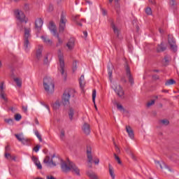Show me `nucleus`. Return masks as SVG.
Listing matches in <instances>:
<instances>
[{
    "mask_svg": "<svg viewBox=\"0 0 179 179\" xmlns=\"http://www.w3.org/2000/svg\"><path fill=\"white\" fill-rule=\"evenodd\" d=\"M83 34L85 38L87 37V31H83Z\"/></svg>",
    "mask_w": 179,
    "mask_h": 179,
    "instance_id": "obj_61",
    "label": "nucleus"
},
{
    "mask_svg": "<svg viewBox=\"0 0 179 179\" xmlns=\"http://www.w3.org/2000/svg\"><path fill=\"white\" fill-rule=\"evenodd\" d=\"M43 87L48 94H52L55 89V85L52 78L46 77L43 79Z\"/></svg>",
    "mask_w": 179,
    "mask_h": 179,
    "instance_id": "obj_5",
    "label": "nucleus"
},
{
    "mask_svg": "<svg viewBox=\"0 0 179 179\" xmlns=\"http://www.w3.org/2000/svg\"><path fill=\"white\" fill-rule=\"evenodd\" d=\"M108 167H109V174L111 178L115 179V173H114V169L113 168L110 164H108Z\"/></svg>",
    "mask_w": 179,
    "mask_h": 179,
    "instance_id": "obj_26",
    "label": "nucleus"
},
{
    "mask_svg": "<svg viewBox=\"0 0 179 179\" xmlns=\"http://www.w3.org/2000/svg\"><path fill=\"white\" fill-rule=\"evenodd\" d=\"M5 157H6V159H12V155H10V154H9L8 152H6Z\"/></svg>",
    "mask_w": 179,
    "mask_h": 179,
    "instance_id": "obj_50",
    "label": "nucleus"
},
{
    "mask_svg": "<svg viewBox=\"0 0 179 179\" xmlns=\"http://www.w3.org/2000/svg\"><path fill=\"white\" fill-rule=\"evenodd\" d=\"M176 80L174 79H170L166 80L165 83V86H171V85H175Z\"/></svg>",
    "mask_w": 179,
    "mask_h": 179,
    "instance_id": "obj_32",
    "label": "nucleus"
},
{
    "mask_svg": "<svg viewBox=\"0 0 179 179\" xmlns=\"http://www.w3.org/2000/svg\"><path fill=\"white\" fill-rule=\"evenodd\" d=\"M22 145H24L25 146H29L30 145V140L26 138H23L22 140L20 141Z\"/></svg>",
    "mask_w": 179,
    "mask_h": 179,
    "instance_id": "obj_31",
    "label": "nucleus"
},
{
    "mask_svg": "<svg viewBox=\"0 0 179 179\" xmlns=\"http://www.w3.org/2000/svg\"><path fill=\"white\" fill-rule=\"evenodd\" d=\"M59 138L61 141H64V139H65V131L64 129L60 131Z\"/></svg>",
    "mask_w": 179,
    "mask_h": 179,
    "instance_id": "obj_39",
    "label": "nucleus"
},
{
    "mask_svg": "<svg viewBox=\"0 0 179 179\" xmlns=\"http://www.w3.org/2000/svg\"><path fill=\"white\" fill-rule=\"evenodd\" d=\"M15 136L17 139V141H19V142H21V141H22V139H24V136L23 135L22 133L19 134H15Z\"/></svg>",
    "mask_w": 179,
    "mask_h": 179,
    "instance_id": "obj_34",
    "label": "nucleus"
},
{
    "mask_svg": "<svg viewBox=\"0 0 179 179\" xmlns=\"http://www.w3.org/2000/svg\"><path fill=\"white\" fill-rule=\"evenodd\" d=\"M35 135L38 138V139L39 140V142H43V138H41V135L40 134L38 131H35Z\"/></svg>",
    "mask_w": 179,
    "mask_h": 179,
    "instance_id": "obj_40",
    "label": "nucleus"
},
{
    "mask_svg": "<svg viewBox=\"0 0 179 179\" xmlns=\"http://www.w3.org/2000/svg\"><path fill=\"white\" fill-rule=\"evenodd\" d=\"M108 75L109 76V80L111 83V89L114 90L115 93H116L119 97H124L125 92H124L122 87L120 85L117 84V82L113 81V68H108Z\"/></svg>",
    "mask_w": 179,
    "mask_h": 179,
    "instance_id": "obj_2",
    "label": "nucleus"
},
{
    "mask_svg": "<svg viewBox=\"0 0 179 179\" xmlns=\"http://www.w3.org/2000/svg\"><path fill=\"white\" fill-rule=\"evenodd\" d=\"M10 110L11 113H15L16 111H17V108H13V107H11L10 108Z\"/></svg>",
    "mask_w": 179,
    "mask_h": 179,
    "instance_id": "obj_54",
    "label": "nucleus"
},
{
    "mask_svg": "<svg viewBox=\"0 0 179 179\" xmlns=\"http://www.w3.org/2000/svg\"><path fill=\"white\" fill-rule=\"evenodd\" d=\"M157 51L158 52H163V51H166V47L164 46V45H163V43H161L157 46Z\"/></svg>",
    "mask_w": 179,
    "mask_h": 179,
    "instance_id": "obj_30",
    "label": "nucleus"
},
{
    "mask_svg": "<svg viewBox=\"0 0 179 179\" xmlns=\"http://www.w3.org/2000/svg\"><path fill=\"white\" fill-rule=\"evenodd\" d=\"M73 20H74L75 22H76V23H77V24H78V26H80V27L83 26V24H82V22H78V16H76V17H74Z\"/></svg>",
    "mask_w": 179,
    "mask_h": 179,
    "instance_id": "obj_48",
    "label": "nucleus"
},
{
    "mask_svg": "<svg viewBox=\"0 0 179 179\" xmlns=\"http://www.w3.org/2000/svg\"><path fill=\"white\" fill-rule=\"evenodd\" d=\"M84 134L85 135H90V125L87 123H85L82 128Z\"/></svg>",
    "mask_w": 179,
    "mask_h": 179,
    "instance_id": "obj_21",
    "label": "nucleus"
},
{
    "mask_svg": "<svg viewBox=\"0 0 179 179\" xmlns=\"http://www.w3.org/2000/svg\"><path fill=\"white\" fill-rule=\"evenodd\" d=\"M125 71L127 76L129 78V83H131V85H134V78H132V75L131 74V69H129V66H128V64L125 65Z\"/></svg>",
    "mask_w": 179,
    "mask_h": 179,
    "instance_id": "obj_17",
    "label": "nucleus"
},
{
    "mask_svg": "<svg viewBox=\"0 0 179 179\" xmlns=\"http://www.w3.org/2000/svg\"><path fill=\"white\" fill-rule=\"evenodd\" d=\"M164 60H165V62H170V57L165 56L164 57Z\"/></svg>",
    "mask_w": 179,
    "mask_h": 179,
    "instance_id": "obj_55",
    "label": "nucleus"
},
{
    "mask_svg": "<svg viewBox=\"0 0 179 179\" xmlns=\"http://www.w3.org/2000/svg\"><path fill=\"white\" fill-rule=\"evenodd\" d=\"M114 146H115V151L117 154L121 153V150H120V148H118V145H117V144L115 143H114Z\"/></svg>",
    "mask_w": 179,
    "mask_h": 179,
    "instance_id": "obj_45",
    "label": "nucleus"
},
{
    "mask_svg": "<svg viewBox=\"0 0 179 179\" xmlns=\"http://www.w3.org/2000/svg\"><path fill=\"white\" fill-rule=\"evenodd\" d=\"M52 10H54V6L50 5L49 8H48V11L49 12H52Z\"/></svg>",
    "mask_w": 179,
    "mask_h": 179,
    "instance_id": "obj_52",
    "label": "nucleus"
},
{
    "mask_svg": "<svg viewBox=\"0 0 179 179\" xmlns=\"http://www.w3.org/2000/svg\"><path fill=\"white\" fill-rule=\"evenodd\" d=\"M41 148V146L40 145H37L36 147H34L33 148V150L34 152H36V153H37L38 152V150H40V148Z\"/></svg>",
    "mask_w": 179,
    "mask_h": 179,
    "instance_id": "obj_47",
    "label": "nucleus"
},
{
    "mask_svg": "<svg viewBox=\"0 0 179 179\" xmlns=\"http://www.w3.org/2000/svg\"><path fill=\"white\" fill-rule=\"evenodd\" d=\"M14 118L15 120V121H20V120H22V115L21 114H15L14 115Z\"/></svg>",
    "mask_w": 179,
    "mask_h": 179,
    "instance_id": "obj_41",
    "label": "nucleus"
},
{
    "mask_svg": "<svg viewBox=\"0 0 179 179\" xmlns=\"http://www.w3.org/2000/svg\"><path fill=\"white\" fill-rule=\"evenodd\" d=\"M96 94H97V92L96 91V90H93V91H92V101H93L94 104H96Z\"/></svg>",
    "mask_w": 179,
    "mask_h": 179,
    "instance_id": "obj_38",
    "label": "nucleus"
},
{
    "mask_svg": "<svg viewBox=\"0 0 179 179\" xmlns=\"http://www.w3.org/2000/svg\"><path fill=\"white\" fill-rule=\"evenodd\" d=\"M61 169L63 173H68V171L72 170V171L76 173L77 176H80V170H79V168H78L73 162L69 160L67 161V163L65 162H62Z\"/></svg>",
    "mask_w": 179,
    "mask_h": 179,
    "instance_id": "obj_3",
    "label": "nucleus"
},
{
    "mask_svg": "<svg viewBox=\"0 0 179 179\" xmlns=\"http://www.w3.org/2000/svg\"><path fill=\"white\" fill-rule=\"evenodd\" d=\"M159 123L161 124V125L167 127V125H169V124H170V122L169 120H167L166 119H164V120H160Z\"/></svg>",
    "mask_w": 179,
    "mask_h": 179,
    "instance_id": "obj_35",
    "label": "nucleus"
},
{
    "mask_svg": "<svg viewBox=\"0 0 179 179\" xmlns=\"http://www.w3.org/2000/svg\"><path fill=\"white\" fill-rule=\"evenodd\" d=\"M32 162H34V164L38 167V170H41L43 169V166H41V163L38 160V158L33 156L31 157Z\"/></svg>",
    "mask_w": 179,
    "mask_h": 179,
    "instance_id": "obj_20",
    "label": "nucleus"
},
{
    "mask_svg": "<svg viewBox=\"0 0 179 179\" xmlns=\"http://www.w3.org/2000/svg\"><path fill=\"white\" fill-rule=\"evenodd\" d=\"M126 131L127 132L129 137L131 139H134L135 138V134H134V130L131 128L130 126H126Z\"/></svg>",
    "mask_w": 179,
    "mask_h": 179,
    "instance_id": "obj_22",
    "label": "nucleus"
},
{
    "mask_svg": "<svg viewBox=\"0 0 179 179\" xmlns=\"http://www.w3.org/2000/svg\"><path fill=\"white\" fill-rule=\"evenodd\" d=\"M149 2H150V3H152V5H155V3L154 0H149Z\"/></svg>",
    "mask_w": 179,
    "mask_h": 179,
    "instance_id": "obj_62",
    "label": "nucleus"
},
{
    "mask_svg": "<svg viewBox=\"0 0 179 179\" xmlns=\"http://www.w3.org/2000/svg\"><path fill=\"white\" fill-rule=\"evenodd\" d=\"M117 108L119 110V111H125V109H124V106L120 103H117Z\"/></svg>",
    "mask_w": 179,
    "mask_h": 179,
    "instance_id": "obj_43",
    "label": "nucleus"
},
{
    "mask_svg": "<svg viewBox=\"0 0 179 179\" xmlns=\"http://www.w3.org/2000/svg\"><path fill=\"white\" fill-rule=\"evenodd\" d=\"M155 163L156 164V166H159L160 169H162V170H163V169H166V170H168V171H171L173 172V169H171L170 167H169L166 163H164V162H159V161H155Z\"/></svg>",
    "mask_w": 179,
    "mask_h": 179,
    "instance_id": "obj_16",
    "label": "nucleus"
},
{
    "mask_svg": "<svg viewBox=\"0 0 179 179\" xmlns=\"http://www.w3.org/2000/svg\"><path fill=\"white\" fill-rule=\"evenodd\" d=\"M3 82L0 83V97L4 101H8V98H6V94L5 93V87H3Z\"/></svg>",
    "mask_w": 179,
    "mask_h": 179,
    "instance_id": "obj_14",
    "label": "nucleus"
},
{
    "mask_svg": "<svg viewBox=\"0 0 179 179\" xmlns=\"http://www.w3.org/2000/svg\"><path fill=\"white\" fill-rule=\"evenodd\" d=\"M111 27L115 33V34H116V36H117V37L120 36V30L118 29V28L115 26V24H114V22L111 23Z\"/></svg>",
    "mask_w": 179,
    "mask_h": 179,
    "instance_id": "obj_28",
    "label": "nucleus"
},
{
    "mask_svg": "<svg viewBox=\"0 0 179 179\" xmlns=\"http://www.w3.org/2000/svg\"><path fill=\"white\" fill-rule=\"evenodd\" d=\"M70 99H71V94L69 92H64L62 96V103L63 106H69Z\"/></svg>",
    "mask_w": 179,
    "mask_h": 179,
    "instance_id": "obj_12",
    "label": "nucleus"
},
{
    "mask_svg": "<svg viewBox=\"0 0 179 179\" xmlns=\"http://www.w3.org/2000/svg\"><path fill=\"white\" fill-rule=\"evenodd\" d=\"M47 179H57L55 177H54L53 176H46Z\"/></svg>",
    "mask_w": 179,
    "mask_h": 179,
    "instance_id": "obj_59",
    "label": "nucleus"
},
{
    "mask_svg": "<svg viewBox=\"0 0 179 179\" xmlns=\"http://www.w3.org/2000/svg\"><path fill=\"white\" fill-rule=\"evenodd\" d=\"M113 156L115 157V159L117 162L118 164H121L122 162H121V159H120V157L117 155V154L114 153Z\"/></svg>",
    "mask_w": 179,
    "mask_h": 179,
    "instance_id": "obj_42",
    "label": "nucleus"
},
{
    "mask_svg": "<svg viewBox=\"0 0 179 179\" xmlns=\"http://www.w3.org/2000/svg\"><path fill=\"white\" fill-rule=\"evenodd\" d=\"M145 13L148 14V15H152V8H150V7H148L146 9H145Z\"/></svg>",
    "mask_w": 179,
    "mask_h": 179,
    "instance_id": "obj_46",
    "label": "nucleus"
},
{
    "mask_svg": "<svg viewBox=\"0 0 179 179\" xmlns=\"http://www.w3.org/2000/svg\"><path fill=\"white\" fill-rule=\"evenodd\" d=\"M66 45L69 50H73V48L75 47V39L73 38H70Z\"/></svg>",
    "mask_w": 179,
    "mask_h": 179,
    "instance_id": "obj_24",
    "label": "nucleus"
},
{
    "mask_svg": "<svg viewBox=\"0 0 179 179\" xmlns=\"http://www.w3.org/2000/svg\"><path fill=\"white\" fill-rule=\"evenodd\" d=\"M43 50H44V47L42 45H38L36 52V59L38 61L43 58Z\"/></svg>",
    "mask_w": 179,
    "mask_h": 179,
    "instance_id": "obj_13",
    "label": "nucleus"
},
{
    "mask_svg": "<svg viewBox=\"0 0 179 179\" xmlns=\"http://www.w3.org/2000/svg\"><path fill=\"white\" fill-rule=\"evenodd\" d=\"M168 43L171 47V50L176 52L177 51V45L176 44V39L171 36V35L168 36Z\"/></svg>",
    "mask_w": 179,
    "mask_h": 179,
    "instance_id": "obj_11",
    "label": "nucleus"
},
{
    "mask_svg": "<svg viewBox=\"0 0 179 179\" xmlns=\"http://www.w3.org/2000/svg\"><path fill=\"white\" fill-rule=\"evenodd\" d=\"M41 38L43 40V43H45V44H47V45H52V41H51V39L48 38V36H41Z\"/></svg>",
    "mask_w": 179,
    "mask_h": 179,
    "instance_id": "obj_23",
    "label": "nucleus"
},
{
    "mask_svg": "<svg viewBox=\"0 0 179 179\" xmlns=\"http://www.w3.org/2000/svg\"><path fill=\"white\" fill-rule=\"evenodd\" d=\"M14 15H15L17 20H18L21 23H23L24 22V23H27V20L26 19V15H24V13H23V11L18 10V9L15 10Z\"/></svg>",
    "mask_w": 179,
    "mask_h": 179,
    "instance_id": "obj_8",
    "label": "nucleus"
},
{
    "mask_svg": "<svg viewBox=\"0 0 179 179\" xmlns=\"http://www.w3.org/2000/svg\"><path fill=\"white\" fill-rule=\"evenodd\" d=\"M109 1V3L110 5L113 4V1H114L115 2V9L116 10V13L117 15H120V13H121V6L120 5V0H108Z\"/></svg>",
    "mask_w": 179,
    "mask_h": 179,
    "instance_id": "obj_15",
    "label": "nucleus"
},
{
    "mask_svg": "<svg viewBox=\"0 0 179 179\" xmlns=\"http://www.w3.org/2000/svg\"><path fill=\"white\" fill-rule=\"evenodd\" d=\"M66 16L64 13H62L61 17H60V22L59 24V33H64V31L65 30V27H66Z\"/></svg>",
    "mask_w": 179,
    "mask_h": 179,
    "instance_id": "obj_9",
    "label": "nucleus"
},
{
    "mask_svg": "<svg viewBox=\"0 0 179 179\" xmlns=\"http://www.w3.org/2000/svg\"><path fill=\"white\" fill-rule=\"evenodd\" d=\"M23 112L27 113V106H22Z\"/></svg>",
    "mask_w": 179,
    "mask_h": 179,
    "instance_id": "obj_53",
    "label": "nucleus"
},
{
    "mask_svg": "<svg viewBox=\"0 0 179 179\" xmlns=\"http://www.w3.org/2000/svg\"><path fill=\"white\" fill-rule=\"evenodd\" d=\"M169 3L171 6H174V5H176V1L174 0H171Z\"/></svg>",
    "mask_w": 179,
    "mask_h": 179,
    "instance_id": "obj_57",
    "label": "nucleus"
},
{
    "mask_svg": "<svg viewBox=\"0 0 179 179\" xmlns=\"http://www.w3.org/2000/svg\"><path fill=\"white\" fill-rule=\"evenodd\" d=\"M14 82H15L18 87H22V80H20V78H14Z\"/></svg>",
    "mask_w": 179,
    "mask_h": 179,
    "instance_id": "obj_33",
    "label": "nucleus"
},
{
    "mask_svg": "<svg viewBox=\"0 0 179 179\" xmlns=\"http://www.w3.org/2000/svg\"><path fill=\"white\" fill-rule=\"evenodd\" d=\"M94 163V164H99V163H100V159L99 158L95 159Z\"/></svg>",
    "mask_w": 179,
    "mask_h": 179,
    "instance_id": "obj_58",
    "label": "nucleus"
},
{
    "mask_svg": "<svg viewBox=\"0 0 179 179\" xmlns=\"http://www.w3.org/2000/svg\"><path fill=\"white\" fill-rule=\"evenodd\" d=\"M108 75L109 76V80L111 83V89L114 90L115 93H116L119 97H124L125 92H124L122 87L120 85L117 84V82L113 81V68H108Z\"/></svg>",
    "mask_w": 179,
    "mask_h": 179,
    "instance_id": "obj_1",
    "label": "nucleus"
},
{
    "mask_svg": "<svg viewBox=\"0 0 179 179\" xmlns=\"http://www.w3.org/2000/svg\"><path fill=\"white\" fill-rule=\"evenodd\" d=\"M24 8H25L26 10H27V9H29V4H25Z\"/></svg>",
    "mask_w": 179,
    "mask_h": 179,
    "instance_id": "obj_63",
    "label": "nucleus"
},
{
    "mask_svg": "<svg viewBox=\"0 0 179 179\" xmlns=\"http://www.w3.org/2000/svg\"><path fill=\"white\" fill-rule=\"evenodd\" d=\"M41 104L42 106H43V107H45V108H47V110L49 111L50 113V106H48V105H45V103H44L43 102H41Z\"/></svg>",
    "mask_w": 179,
    "mask_h": 179,
    "instance_id": "obj_51",
    "label": "nucleus"
},
{
    "mask_svg": "<svg viewBox=\"0 0 179 179\" xmlns=\"http://www.w3.org/2000/svg\"><path fill=\"white\" fill-rule=\"evenodd\" d=\"M155 100H152L150 102L147 103V107H151V106H153L155 104Z\"/></svg>",
    "mask_w": 179,
    "mask_h": 179,
    "instance_id": "obj_49",
    "label": "nucleus"
},
{
    "mask_svg": "<svg viewBox=\"0 0 179 179\" xmlns=\"http://www.w3.org/2000/svg\"><path fill=\"white\" fill-rule=\"evenodd\" d=\"M24 42L23 48L25 52H29L30 48H31V45L30 44V38H31V29L24 27Z\"/></svg>",
    "mask_w": 179,
    "mask_h": 179,
    "instance_id": "obj_4",
    "label": "nucleus"
},
{
    "mask_svg": "<svg viewBox=\"0 0 179 179\" xmlns=\"http://www.w3.org/2000/svg\"><path fill=\"white\" fill-rule=\"evenodd\" d=\"M87 162L92 164L93 163V155H92V147L91 146L87 147Z\"/></svg>",
    "mask_w": 179,
    "mask_h": 179,
    "instance_id": "obj_18",
    "label": "nucleus"
},
{
    "mask_svg": "<svg viewBox=\"0 0 179 179\" xmlns=\"http://www.w3.org/2000/svg\"><path fill=\"white\" fill-rule=\"evenodd\" d=\"M77 64H78V62L76 61H74L73 62V72H76V69H78Z\"/></svg>",
    "mask_w": 179,
    "mask_h": 179,
    "instance_id": "obj_44",
    "label": "nucleus"
},
{
    "mask_svg": "<svg viewBox=\"0 0 179 179\" xmlns=\"http://www.w3.org/2000/svg\"><path fill=\"white\" fill-rule=\"evenodd\" d=\"M4 122L8 124V125H13V119L12 118L4 119Z\"/></svg>",
    "mask_w": 179,
    "mask_h": 179,
    "instance_id": "obj_37",
    "label": "nucleus"
},
{
    "mask_svg": "<svg viewBox=\"0 0 179 179\" xmlns=\"http://www.w3.org/2000/svg\"><path fill=\"white\" fill-rule=\"evenodd\" d=\"M54 157H55V155H53L52 158L47 156L43 160V163H45L48 167H55V166H57V163L52 159Z\"/></svg>",
    "mask_w": 179,
    "mask_h": 179,
    "instance_id": "obj_10",
    "label": "nucleus"
},
{
    "mask_svg": "<svg viewBox=\"0 0 179 179\" xmlns=\"http://www.w3.org/2000/svg\"><path fill=\"white\" fill-rule=\"evenodd\" d=\"M52 107L53 110H59L61 107V102L59 100H57L54 103H52Z\"/></svg>",
    "mask_w": 179,
    "mask_h": 179,
    "instance_id": "obj_27",
    "label": "nucleus"
},
{
    "mask_svg": "<svg viewBox=\"0 0 179 179\" xmlns=\"http://www.w3.org/2000/svg\"><path fill=\"white\" fill-rule=\"evenodd\" d=\"M121 80H122V82H124V83H127V80H125L124 78H122L121 79Z\"/></svg>",
    "mask_w": 179,
    "mask_h": 179,
    "instance_id": "obj_64",
    "label": "nucleus"
},
{
    "mask_svg": "<svg viewBox=\"0 0 179 179\" xmlns=\"http://www.w3.org/2000/svg\"><path fill=\"white\" fill-rule=\"evenodd\" d=\"M73 115H74L73 109L70 108L69 113V119L71 120V121H72V120H73Z\"/></svg>",
    "mask_w": 179,
    "mask_h": 179,
    "instance_id": "obj_36",
    "label": "nucleus"
},
{
    "mask_svg": "<svg viewBox=\"0 0 179 179\" xmlns=\"http://www.w3.org/2000/svg\"><path fill=\"white\" fill-rule=\"evenodd\" d=\"M49 29L52 33V34L55 37H57L58 40V43L56 45L57 47L61 45V44H62V40L61 39V38H59V35L57 32V27L55 26V24L54 23V22L50 21V22L49 23Z\"/></svg>",
    "mask_w": 179,
    "mask_h": 179,
    "instance_id": "obj_7",
    "label": "nucleus"
},
{
    "mask_svg": "<svg viewBox=\"0 0 179 179\" xmlns=\"http://www.w3.org/2000/svg\"><path fill=\"white\" fill-rule=\"evenodd\" d=\"M57 55L59 58V67L58 68V71H59L60 73L64 76L65 75V60H64V53L61 52V50H59L57 52Z\"/></svg>",
    "mask_w": 179,
    "mask_h": 179,
    "instance_id": "obj_6",
    "label": "nucleus"
},
{
    "mask_svg": "<svg viewBox=\"0 0 179 179\" xmlns=\"http://www.w3.org/2000/svg\"><path fill=\"white\" fill-rule=\"evenodd\" d=\"M87 174L90 179H99V176L94 172L89 171Z\"/></svg>",
    "mask_w": 179,
    "mask_h": 179,
    "instance_id": "obj_29",
    "label": "nucleus"
},
{
    "mask_svg": "<svg viewBox=\"0 0 179 179\" xmlns=\"http://www.w3.org/2000/svg\"><path fill=\"white\" fill-rule=\"evenodd\" d=\"M80 87V89H85V76L82 75L79 79Z\"/></svg>",
    "mask_w": 179,
    "mask_h": 179,
    "instance_id": "obj_25",
    "label": "nucleus"
},
{
    "mask_svg": "<svg viewBox=\"0 0 179 179\" xmlns=\"http://www.w3.org/2000/svg\"><path fill=\"white\" fill-rule=\"evenodd\" d=\"M44 64H48V56H45L44 57Z\"/></svg>",
    "mask_w": 179,
    "mask_h": 179,
    "instance_id": "obj_56",
    "label": "nucleus"
},
{
    "mask_svg": "<svg viewBox=\"0 0 179 179\" xmlns=\"http://www.w3.org/2000/svg\"><path fill=\"white\" fill-rule=\"evenodd\" d=\"M9 149H10V148H9V145H7V146L6 147V152H9Z\"/></svg>",
    "mask_w": 179,
    "mask_h": 179,
    "instance_id": "obj_60",
    "label": "nucleus"
},
{
    "mask_svg": "<svg viewBox=\"0 0 179 179\" xmlns=\"http://www.w3.org/2000/svg\"><path fill=\"white\" fill-rule=\"evenodd\" d=\"M43 20L41 18H38L35 21V29L38 30V31H40L41 27H43Z\"/></svg>",
    "mask_w": 179,
    "mask_h": 179,
    "instance_id": "obj_19",
    "label": "nucleus"
}]
</instances>
